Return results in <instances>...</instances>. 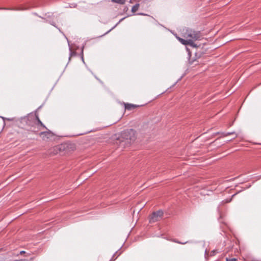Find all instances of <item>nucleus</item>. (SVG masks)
I'll list each match as a JSON object with an SVG mask.
<instances>
[{"mask_svg":"<svg viewBox=\"0 0 261 261\" xmlns=\"http://www.w3.org/2000/svg\"><path fill=\"white\" fill-rule=\"evenodd\" d=\"M135 139V131L133 129H128L123 130L121 135L120 138L118 141L119 142L120 148H125L129 146L132 142Z\"/></svg>","mask_w":261,"mask_h":261,"instance_id":"nucleus-1","label":"nucleus"},{"mask_svg":"<svg viewBox=\"0 0 261 261\" xmlns=\"http://www.w3.org/2000/svg\"><path fill=\"white\" fill-rule=\"evenodd\" d=\"M184 37L186 38H189V39H192V40H197L200 39L201 35L199 31H195L191 29H187L186 30V32L185 33Z\"/></svg>","mask_w":261,"mask_h":261,"instance_id":"nucleus-2","label":"nucleus"},{"mask_svg":"<svg viewBox=\"0 0 261 261\" xmlns=\"http://www.w3.org/2000/svg\"><path fill=\"white\" fill-rule=\"evenodd\" d=\"M163 216V212L159 210L157 212H153L149 218V222L154 223L161 220Z\"/></svg>","mask_w":261,"mask_h":261,"instance_id":"nucleus-3","label":"nucleus"},{"mask_svg":"<svg viewBox=\"0 0 261 261\" xmlns=\"http://www.w3.org/2000/svg\"><path fill=\"white\" fill-rule=\"evenodd\" d=\"M177 40L182 44L185 45H189L193 47H196V44L193 42L192 39H184L179 37L176 36Z\"/></svg>","mask_w":261,"mask_h":261,"instance_id":"nucleus-4","label":"nucleus"},{"mask_svg":"<svg viewBox=\"0 0 261 261\" xmlns=\"http://www.w3.org/2000/svg\"><path fill=\"white\" fill-rule=\"evenodd\" d=\"M39 135L44 140H46L53 136L51 132L49 130L46 132H42L39 134Z\"/></svg>","mask_w":261,"mask_h":261,"instance_id":"nucleus-5","label":"nucleus"},{"mask_svg":"<svg viewBox=\"0 0 261 261\" xmlns=\"http://www.w3.org/2000/svg\"><path fill=\"white\" fill-rule=\"evenodd\" d=\"M36 120H37V125H38V127L39 129H41V128H44L46 129V127L42 123V122L40 121V120L39 119L38 116H36Z\"/></svg>","mask_w":261,"mask_h":261,"instance_id":"nucleus-6","label":"nucleus"},{"mask_svg":"<svg viewBox=\"0 0 261 261\" xmlns=\"http://www.w3.org/2000/svg\"><path fill=\"white\" fill-rule=\"evenodd\" d=\"M139 4H136L135 5H134L132 8V13H135L136 12H137L139 9Z\"/></svg>","mask_w":261,"mask_h":261,"instance_id":"nucleus-7","label":"nucleus"},{"mask_svg":"<svg viewBox=\"0 0 261 261\" xmlns=\"http://www.w3.org/2000/svg\"><path fill=\"white\" fill-rule=\"evenodd\" d=\"M136 106L135 105L127 103L125 105V108L126 109L128 110H130L132 108H135Z\"/></svg>","mask_w":261,"mask_h":261,"instance_id":"nucleus-8","label":"nucleus"},{"mask_svg":"<svg viewBox=\"0 0 261 261\" xmlns=\"http://www.w3.org/2000/svg\"><path fill=\"white\" fill-rule=\"evenodd\" d=\"M112 1L114 3L122 5L125 3L126 1L125 0H112Z\"/></svg>","mask_w":261,"mask_h":261,"instance_id":"nucleus-9","label":"nucleus"},{"mask_svg":"<svg viewBox=\"0 0 261 261\" xmlns=\"http://www.w3.org/2000/svg\"><path fill=\"white\" fill-rule=\"evenodd\" d=\"M237 259L234 258H226V261H236Z\"/></svg>","mask_w":261,"mask_h":261,"instance_id":"nucleus-10","label":"nucleus"},{"mask_svg":"<svg viewBox=\"0 0 261 261\" xmlns=\"http://www.w3.org/2000/svg\"><path fill=\"white\" fill-rule=\"evenodd\" d=\"M1 118H2L4 120H5L6 119H7V120H8L9 121L13 120V119H12V118H6L2 117V116H1Z\"/></svg>","mask_w":261,"mask_h":261,"instance_id":"nucleus-11","label":"nucleus"},{"mask_svg":"<svg viewBox=\"0 0 261 261\" xmlns=\"http://www.w3.org/2000/svg\"><path fill=\"white\" fill-rule=\"evenodd\" d=\"M31 131L35 132V133H37L38 132V130L35 129V128H34V126H32V127L31 128Z\"/></svg>","mask_w":261,"mask_h":261,"instance_id":"nucleus-12","label":"nucleus"},{"mask_svg":"<svg viewBox=\"0 0 261 261\" xmlns=\"http://www.w3.org/2000/svg\"><path fill=\"white\" fill-rule=\"evenodd\" d=\"M176 243H177L178 244H186L187 243H188V242H179V241H174Z\"/></svg>","mask_w":261,"mask_h":261,"instance_id":"nucleus-13","label":"nucleus"},{"mask_svg":"<svg viewBox=\"0 0 261 261\" xmlns=\"http://www.w3.org/2000/svg\"><path fill=\"white\" fill-rule=\"evenodd\" d=\"M234 132H229V133H227L226 134H225L224 135L225 136H228V135H231V134H234Z\"/></svg>","mask_w":261,"mask_h":261,"instance_id":"nucleus-14","label":"nucleus"},{"mask_svg":"<svg viewBox=\"0 0 261 261\" xmlns=\"http://www.w3.org/2000/svg\"><path fill=\"white\" fill-rule=\"evenodd\" d=\"M216 250H213L211 252V255H214L215 254H216Z\"/></svg>","mask_w":261,"mask_h":261,"instance_id":"nucleus-15","label":"nucleus"},{"mask_svg":"<svg viewBox=\"0 0 261 261\" xmlns=\"http://www.w3.org/2000/svg\"><path fill=\"white\" fill-rule=\"evenodd\" d=\"M138 15H144V16H145V15H147V14H144V13H138Z\"/></svg>","mask_w":261,"mask_h":261,"instance_id":"nucleus-16","label":"nucleus"},{"mask_svg":"<svg viewBox=\"0 0 261 261\" xmlns=\"http://www.w3.org/2000/svg\"><path fill=\"white\" fill-rule=\"evenodd\" d=\"M115 27V26H114L113 28H112L111 29H110L109 31H108L107 33H108L109 32H110L112 30H113L114 28Z\"/></svg>","mask_w":261,"mask_h":261,"instance_id":"nucleus-17","label":"nucleus"},{"mask_svg":"<svg viewBox=\"0 0 261 261\" xmlns=\"http://www.w3.org/2000/svg\"><path fill=\"white\" fill-rule=\"evenodd\" d=\"M24 252H24V251H20V253L21 254H22L24 253Z\"/></svg>","mask_w":261,"mask_h":261,"instance_id":"nucleus-18","label":"nucleus"},{"mask_svg":"<svg viewBox=\"0 0 261 261\" xmlns=\"http://www.w3.org/2000/svg\"><path fill=\"white\" fill-rule=\"evenodd\" d=\"M50 23L55 27V24L53 22H50Z\"/></svg>","mask_w":261,"mask_h":261,"instance_id":"nucleus-19","label":"nucleus"},{"mask_svg":"<svg viewBox=\"0 0 261 261\" xmlns=\"http://www.w3.org/2000/svg\"><path fill=\"white\" fill-rule=\"evenodd\" d=\"M230 200H231V199H230V200H227V201H226V202H230Z\"/></svg>","mask_w":261,"mask_h":261,"instance_id":"nucleus-20","label":"nucleus"},{"mask_svg":"<svg viewBox=\"0 0 261 261\" xmlns=\"http://www.w3.org/2000/svg\"><path fill=\"white\" fill-rule=\"evenodd\" d=\"M16 10H22V9H16Z\"/></svg>","mask_w":261,"mask_h":261,"instance_id":"nucleus-21","label":"nucleus"},{"mask_svg":"<svg viewBox=\"0 0 261 261\" xmlns=\"http://www.w3.org/2000/svg\"><path fill=\"white\" fill-rule=\"evenodd\" d=\"M206 253H207V250H205V254H206Z\"/></svg>","mask_w":261,"mask_h":261,"instance_id":"nucleus-22","label":"nucleus"},{"mask_svg":"<svg viewBox=\"0 0 261 261\" xmlns=\"http://www.w3.org/2000/svg\"><path fill=\"white\" fill-rule=\"evenodd\" d=\"M261 178V175L259 176L258 179Z\"/></svg>","mask_w":261,"mask_h":261,"instance_id":"nucleus-23","label":"nucleus"},{"mask_svg":"<svg viewBox=\"0 0 261 261\" xmlns=\"http://www.w3.org/2000/svg\"><path fill=\"white\" fill-rule=\"evenodd\" d=\"M110 261H114V260H113V259H111L110 260Z\"/></svg>","mask_w":261,"mask_h":261,"instance_id":"nucleus-24","label":"nucleus"},{"mask_svg":"<svg viewBox=\"0 0 261 261\" xmlns=\"http://www.w3.org/2000/svg\"><path fill=\"white\" fill-rule=\"evenodd\" d=\"M82 60L84 62V58H83V57H82Z\"/></svg>","mask_w":261,"mask_h":261,"instance_id":"nucleus-25","label":"nucleus"},{"mask_svg":"<svg viewBox=\"0 0 261 261\" xmlns=\"http://www.w3.org/2000/svg\"><path fill=\"white\" fill-rule=\"evenodd\" d=\"M128 8H125V10H127Z\"/></svg>","mask_w":261,"mask_h":261,"instance_id":"nucleus-26","label":"nucleus"},{"mask_svg":"<svg viewBox=\"0 0 261 261\" xmlns=\"http://www.w3.org/2000/svg\"><path fill=\"white\" fill-rule=\"evenodd\" d=\"M128 8H125V10H127Z\"/></svg>","mask_w":261,"mask_h":261,"instance_id":"nucleus-27","label":"nucleus"}]
</instances>
